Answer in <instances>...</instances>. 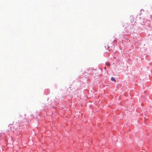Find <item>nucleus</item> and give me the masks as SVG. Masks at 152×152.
<instances>
[{
  "label": "nucleus",
  "instance_id": "1",
  "mask_svg": "<svg viewBox=\"0 0 152 152\" xmlns=\"http://www.w3.org/2000/svg\"><path fill=\"white\" fill-rule=\"evenodd\" d=\"M111 80H112V81H114V82H115L116 81V80H115V78L113 77H112L111 78Z\"/></svg>",
  "mask_w": 152,
  "mask_h": 152
},
{
  "label": "nucleus",
  "instance_id": "2",
  "mask_svg": "<svg viewBox=\"0 0 152 152\" xmlns=\"http://www.w3.org/2000/svg\"><path fill=\"white\" fill-rule=\"evenodd\" d=\"M106 65L107 66H109L110 65V64L109 63H107L106 64Z\"/></svg>",
  "mask_w": 152,
  "mask_h": 152
}]
</instances>
